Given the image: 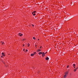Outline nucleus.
Masks as SVG:
<instances>
[{"label":"nucleus","mask_w":78,"mask_h":78,"mask_svg":"<svg viewBox=\"0 0 78 78\" xmlns=\"http://www.w3.org/2000/svg\"><path fill=\"white\" fill-rule=\"evenodd\" d=\"M35 12H36L35 11H34L33 12H32V14L33 16H35L36 14H35Z\"/></svg>","instance_id":"nucleus-1"},{"label":"nucleus","mask_w":78,"mask_h":78,"mask_svg":"<svg viewBox=\"0 0 78 78\" xmlns=\"http://www.w3.org/2000/svg\"><path fill=\"white\" fill-rule=\"evenodd\" d=\"M73 67H74V68H76V66H75V64H73Z\"/></svg>","instance_id":"nucleus-2"},{"label":"nucleus","mask_w":78,"mask_h":78,"mask_svg":"<svg viewBox=\"0 0 78 78\" xmlns=\"http://www.w3.org/2000/svg\"><path fill=\"white\" fill-rule=\"evenodd\" d=\"M2 56H5V53H2Z\"/></svg>","instance_id":"nucleus-3"},{"label":"nucleus","mask_w":78,"mask_h":78,"mask_svg":"<svg viewBox=\"0 0 78 78\" xmlns=\"http://www.w3.org/2000/svg\"><path fill=\"white\" fill-rule=\"evenodd\" d=\"M46 60H48V59H49V58H48V57H46L45 58Z\"/></svg>","instance_id":"nucleus-4"},{"label":"nucleus","mask_w":78,"mask_h":78,"mask_svg":"<svg viewBox=\"0 0 78 78\" xmlns=\"http://www.w3.org/2000/svg\"><path fill=\"white\" fill-rule=\"evenodd\" d=\"M41 51V49H38L37 51L38 52H39V51Z\"/></svg>","instance_id":"nucleus-5"},{"label":"nucleus","mask_w":78,"mask_h":78,"mask_svg":"<svg viewBox=\"0 0 78 78\" xmlns=\"http://www.w3.org/2000/svg\"><path fill=\"white\" fill-rule=\"evenodd\" d=\"M68 72H66L65 73V75H68Z\"/></svg>","instance_id":"nucleus-6"},{"label":"nucleus","mask_w":78,"mask_h":78,"mask_svg":"<svg viewBox=\"0 0 78 78\" xmlns=\"http://www.w3.org/2000/svg\"><path fill=\"white\" fill-rule=\"evenodd\" d=\"M38 54H39V55H41V54L42 55V52H39L38 53Z\"/></svg>","instance_id":"nucleus-7"},{"label":"nucleus","mask_w":78,"mask_h":78,"mask_svg":"<svg viewBox=\"0 0 78 78\" xmlns=\"http://www.w3.org/2000/svg\"><path fill=\"white\" fill-rule=\"evenodd\" d=\"M66 76H67V75L65 74L64 75V78H66Z\"/></svg>","instance_id":"nucleus-8"},{"label":"nucleus","mask_w":78,"mask_h":78,"mask_svg":"<svg viewBox=\"0 0 78 78\" xmlns=\"http://www.w3.org/2000/svg\"><path fill=\"white\" fill-rule=\"evenodd\" d=\"M30 56H34V54H31Z\"/></svg>","instance_id":"nucleus-9"},{"label":"nucleus","mask_w":78,"mask_h":78,"mask_svg":"<svg viewBox=\"0 0 78 78\" xmlns=\"http://www.w3.org/2000/svg\"><path fill=\"white\" fill-rule=\"evenodd\" d=\"M76 69H74V72H76Z\"/></svg>","instance_id":"nucleus-10"},{"label":"nucleus","mask_w":78,"mask_h":78,"mask_svg":"<svg viewBox=\"0 0 78 78\" xmlns=\"http://www.w3.org/2000/svg\"><path fill=\"white\" fill-rule=\"evenodd\" d=\"M34 55H36V52H35L34 53H33Z\"/></svg>","instance_id":"nucleus-11"},{"label":"nucleus","mask_w":78,"mask_h":78,"mask_svg":"<svg viewBox=\"0 0 78 78\" xmlns=\"http://www.w3.org/2000/svg\"><path fill=\"white\" fill-rule=\"evenodd\" d=\"M42 56L43 57H44L45 56V54H42Z\"/></svg>","instance_id":"nucleus-12"},{"label":"nucleus","mask_w":78,"mask_h":78,"mask_svg":"<svg viewBox=\"0 0 78 78\" xmlns=\"http://www.w3.org/2000/svg\"><path fill=\"white\" fill-rule=\"evenodd\" d=\"M22 35H23V34H20L19 35L20 36H22Z\"/></svg>","instance_id":"nucleus-13"},{"label":"nucleus","mask_w":78,"mask_h":78,"mask_svg":"<svg viewBox=\"0 0 78 78\" xmlns=\"http://www.w3.org/2000/svg\"><path fill=\"white\" fill-rule=\"evenodd\" d=\"M27 46H28V47L30 46V44L28 43L27 44Z\"/></svg>","instance_id":"nucleus-14"},{"label":"nucleus","mask_w":78,"mask_h":78,"mask_svg":"<svg viewBox=\"0 0 78 78\" xmlns=\"http://www.w3.org/2000/svg\"><path fill=\"white\" fill-rule=\"evenodd\" d=\"M33 39H34V40H36V38H34V37H33Z\"/></svg>","instance_id":"nucleus-15"},{"label":"nucleus","mask_w":78,"mask_h":78,"mask_svg":"<svg viewBox=\"0 0 78 78\" xmlns=\"http://www.w3.org/2000/svg\"><path fill=\"white\" fill-rule=\"evenodd\" d=\"M42 55H45V53H44V52H43Z\"/></svg>","instance_id":"nucleus-16"},{"label":"nucleus","mask_w":78,"mask_h":78,"mask_svg":"<svg viewBox=\"0 0 78 78\" xmlns=\"http://www.w3.org/2000/svg\"><path fill=\"white\" fill-rule=\"evenodd\" d=\"M3 44H4V42H3L2 43V45H3Z\"/></svg>","instance_id":"nucleus-17"},{"label":"nucleus","mask_w":78,"mask_h":78,"mask_svg":"<svg viewBox=\"0 0 78 78\" xmlns=\"http://www.w3.org/2000/svg\"><path fill=\"white\" fill-rule=\"evenodd\" d=\"M31 25V26H32L33 27H34V25H33V24H32Z\"/></svg>","instance_id":"nucleus-18"},{"label":"nucleus","mask_w":78,"mask_h":78,"mask_svg":"<svg viewBox=\"0 0 78 78\" xmlns=\"http://www.w3.org/2000/svg\"><path fill=\"white\" fill-rule=\"evenodd\" d=\"M77 70V69H78V67H77L76 68Z\"/></svg>","instance_id":"nucleus-19"},{"label":"nucleus","mask_w":78,"mask_h":78,"mask_svg":"<svg viewBox=\"0 0 78 78\" xmlns=\"http://www.w3.org/2000/svg\"><path fill=\"white\" fill-rule=\"evenodd\" d=\"M40 48H42V46H41V47H40Z\"/></svg>","instance_id":"nucleus-20"},{"label":"nucleus","mask_w":78,"mask_h":78,"mask_svg":"<svg viewBox=\"0 0 78 78\" xmlns=\"http://www.w3.org/2000/svg\"><path fill=\"white\" fill-rule=\"evenodd\" d=\"M3 55H2V56H1V58H3Z\"/></svg>","instance_id":"nucleus-21"},{"label":"nucleus","mask_w":78,"mask_h":78,"mask_svg":"<svg viewBox=\"0 0 78 78\" xmlns=\"http://www.w3.org/2000/svg\"><path fill=\"white\" fill-rule=\"evenodd\" d=\"M26 51H28V50L27 49H26Z\"/></svg>","instance_id":"nucleus-22"},{"label":"nucleus","mask_w":78,"mask_h":78,"mask_svg":"<svg viewBox=\"0 0 78 78\" xmlns=\"http://www.w3.org/2000/svg\"><path fill=\"white\" fill-rule=\"evenodd\" d=\"M67 68H69V66H67Z\"/></svg>","instance_id":"nucleus-23"},{"label":"nucleus","mask_w":78,"mask_h":78,"mask_svg":"<svg viewBox=\"0 0 78 78\" xmlns=\"http://www.w3.org/2000/svg\"><path fill=\"white\" fill-rule=\"evenodd\" d=\"M47 53V52H45V54H46Z\"/></svg>","instance_id":"nucleus-24"},{"label":"nucleus","mask_w":78,"mask_h":78,"mask_svg":"<svg viewBox=\"0 0 78 78\" xmlns=\"http://www.w3.org/2000/svg\"><path fill=\"white\" fill-rule=\"evenodd\" d=\"M24 46H25V44L23 45V47H24Z\"/></svg>","instance_id":"nucleus-25"},{"label":"nucleus","mask_w":78,"mask_h":78,"mask_svg":"<svg viewBox=\"0 0 78 78\" xmlns=\"http://www.w3.org/2000/svg\"><path fill=\"white\" fill-rule=\"evenodd\" d=\"M20 33H19V35H20Z\"/></svg>","instance_id":"nucleus-26"},{"label":"nucleus","mask_w":78,"mask_h":78,"mask_svg":"<svg viewBox=\"0 0 78 78\" xmlns=\"http://www.w3.org/2000/svg\"><path fill=\"white\" fill-rule=\"evenodd\" d=\"M39 39H38V41H39Z\"/></svg>","instance_id":"nucleus-27"},{"label":"nucleus","mask_w":78,"mask_h":78,"mask_svg":"<svg viewBox=\"0 0 78 78\" xmlns=\"http://www.w3.org/2000/svg\"><path fill=\"white\" fill-rule=\"evenodd\" d=\"M35 47H37V45H35Z\"/></svg>","instance_id":"nucleus-28"},{"label":"nucleus","mask_w":78,"mask_h":78,"mask_svg":"<svg viewBox=\"0 0 78 78\" xmlns=\"http://www.w3.org/2000/svg\"><path fill=\"white\" fill-rule=\"evenodd\" d=\"M25 50V49H23V50Z\"/></svg>","instance_id":"nucleus-29"}]
</instances>
